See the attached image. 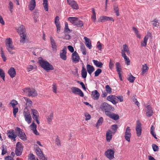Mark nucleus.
<instances>
[{
	"label": "nucleus",
	"instance_id": "1",
	"mask_svg": "<svg viewBox=\"0 0 160 160\" xmlns=\"http://www.w3.org/2000/svg\"><path fill=\"white\" fill-rule=\"evenodd\" d=\"M39 63L40 66L47 72L53 70L54 69V67L52 65L47 61L42 59H39Z\"/></svg>",
	"mask_w": 160,
	"mask_h": 160
},
{
	"label": "nucleus",
	"instance_id": "2",
	"mask_svg": "<svg viewBox=\"0 0 160 160\" xmlns=\"http://www.w3.org/2000/svg\"><path fill=\"white\" fill-rule=\"evenodd\" d=\"M5 45L6 49L10 54H13L15 53L13 51V50H15V48L13 45L12 40L11 38H9L6 39Z\"/></svg>",
	"mask_w": 160,
	"mask_h": 160
},
{
	"label": "nucleus",
	"instance_id": "3",
	"mask_svg": "<svg viewBox=\"0 0 160 160\" xmlns=\"http://www.w3.org/2000/svg\"><path fill=\"white\" fill-rule=\"evenodd\" d=\"M100 108L102 111L105 112L106 115L108 112H110L111 111H113L114 109V108L111 105L105 102L102 103L101 104Z\"/></svg>",
	"mask_w": 160,
	"mask_h": 160
},
{
	"label": "nucleus",
	"instance_id": "4",
	"mask_svg": "<svg viewBox=\"0 0 160 160\" xmlns=\"http://www.w3.org/2000/svg\"><path fill=\"white\" fill-rule=\"evenodd\" d=\"M24 92L28 96L34 97L37 96L38 93L36 90L32 88H27L23 90Z\"/></svg>",
	"mask_w": 160,
	"mask_h": 160
},
{
	"label": "nucleus",
	"instance_id": "5",
	"mask_svg": "<svg viewBox=\"0 0 160 160\" xmlns=\"http://www.w3.org/2000/svg\"><path fill=\"white\" fill-rule=\"evenodd\" d=\"M18 136L19 138L23 141H25L27 139V137L25 133L22 132V130L19 128L17 127L16 129Z\"/></svg>",
	"mask_w": 160,
	"mask_h": 160
},
{
	"label": "nucleus",
	"instance_id": "6",
	"mask_svg": "<svg viewBox=\"0 0 160 160\" xmlns=\"http://www.w3.org/2000/svg\"><path fill=\"white\" fill-rule=\"evenodd\" d=\"M23 148L22 143L20 142H18L16 144L15 149V153L16 155L18 156L21 155Z\"/></svg>",
	"mask_w": 160,
	"mask_h": 160
},
{
	"label": "nucleus",
	"instance_id": "7",
	"mask_svg": "<svg viewBox=\"0 0 160 160\" xmlns=\"http://www.w3.org/2000/svg\"><path fill=\"white\" fill-rule=\"evenodd\" d=\"M115 151L113 149H108L105 153L106 157L109 160H112L114 158Z\"/></svg>",
	"mask_w": 160,
	"mask_h": 160
},
{
	"label": "nucleus",
	"instance_id": "8",
	"mask_svg": "<svg viewBox=\"0 0 160 160\" xmlns=\"http://www.w3.org/2000/svg\"><path fill=\"white\" fill-rule=\"evenodd\" d=\"M7 135L8 138L11 140L15 141L17 135L15 134L13 129H10L7 131Z\"/></svg>",
	"mask_w": 160,
	"mask_h": 160
},
{
	"label": "nucleus",
	"instance_id": "9",
	"mask_svg": "<svg viewBox=\"0 0 160 160\" xmlns=\"http://www.w3.org/2000/svg\"><path fill=\"white\" fill-rule=\"evenodd\" d=\"M131 136V130L129 127H128L126 128L125 132L124 138L125 140L129 142L130 138Z\"/></svg>",
	"mask_w": 160,
	"mask_h": 160
},
{
	"label": "nucleus",
	"instance_id": "10",
	"mask_svg": "<svg viewBox=\"0 0 160 160\" xmlns=\"http://www.w3.org/2000/svg\"><path fill=\"white\" fill-rule=\"evenodd\" d=\"M37 155L41 159L43 160H48L47 158L44 157L41 150L38 147L35 150Z\"/></svg>",
	"mask_w": 160,
	"mask_h": 160
},
{
	"label": "nucleus",
	"instance_id": "11",
	"mask_svg": "<svg viewBox=\"0 0 160 160\" xmlns=\"http://www.w3.org/2000/svg\"><path fill=\"white\" fill-rule=\"evenodd\" d=\"M71 89L73 93L79 95L82 97H83V93L79 88L76 87H73L71 88Z\"/></svg>",
	"mask_w": 160,
	"mask_h": 160
},
{
	"label": "nucleus",
	"instance_id": "12",
	"mask_svg": "<svg viewBox=\"0 0 160 160\" xmlns=\"http://www.w3.org/2000/svg\"><path fill=\"white\" fill-rule=\"evenodd\" d=\"M67 50L66 47H64L63 49L60 51V58L64 60H66L67 59L66 56Z\"/></svg>",
	"mask_w": 160,
	"mask_h": 160
},
{
	"label": "nucleus",
	"instance_id": "13",
	"mask_svg": "<svg viewBox=\"0 0 160 160\" xmlns=\"http://www.w3.org/2000/svg\"><path fill=\"white\" fill-rule=\"evenodd\" d=\"M23 116L25 120L28 124H30L31 122L32 117L29 112H27L24 111L23 113Z\"/></svg>",
	"mask_w": 160,
	"mask_h": 160
},
{
	"label": "nucleus",
	"instance_id": "14",
	"mask_svg": "<svg viewBox=\"0 0 160 160\" xmlns=\"http://www.w3.org/2000/svg\"><path fill=\"white\" fill-rule=\"evenodd\" d=\"M108 21H111L114 22V20L111 17L105 16L100 17L98 19V22H103Z\"/></svg>",
	"mask_w": 160,
	"mask_h": 160
},
{
	"label": "nucleus",
	"instance_id": "15",
	"mask_svg": "<svg viewBox=\"0 0 160 160\" xmlns=\"http://www.w3.org/2000/svg\"><path fill=\"white\" fill-rule=\"evenodd\" d=\"M106 115L115 120H117L119 118V116L118 114L112 112H108Z\"/></svg>",
	"mask_w": 160,
	"mask_h": 160
},
{
	"label": "nucleus",
	"instance_id": "16",
	"mask_svg": "<svg viewBox=\"0 0 160 160\" xmlns=\"http://www.w3.org/2000/svg\"><path fill=\"white\" fill-rule=\"evenodd\" d=\"M136 130L137 136L138 137L140 136L141 135V134L142 128L141 127V124L138 121H137Z\"/></svg>",
	"mask_w": 160,
	"mask_h": 160
},
{
	"label": "nucleus",
	"instance_id": "17",
	"mask_svg": "<svg viewBox=\"0 0 160 160\" xmlns=\"http://www.w3.org/2000/svg\"><path fill=\"white\" fill-rule=\"evenodd\" d=\"M72 58L73 61L75 63L78 62H79L80 57L76 51H75L72 54Z\"/></svg>",
	"mask_w": 160,
	"mask_h": 160
},
{
	"label": "nucleus",
	"instance_id": "18",
	"mask_svg": "<svg viewBox=\"0 0 160 160\" xmlns=\"http://www.w3.org/2000/svg\"><path fill=\"white\" fill-rule=\"evenodd\" d=\"M68 3L73 9H78L79 7L77 2L74 0H67Z\"/></svg>",
	"mask_w": 160,
	"mask_h": 160
},
{
	"label": "nucleus",
	"instance_id": "19",
	"mask_svg": "<svg viewBox=\"0 0 160 160\" xmlns=\"http://www.w3.org/2000/svg\"><path fill=\"white\" fill-rule=\"evenodd\" d=\"M107 99L111 102L113 104H116L118 101H116V96L113 95H110L107 97Z\"/></svg>",
	"mask_w": 160,
	"mask_h": 160
},
{
	"label": "nucleus",
	"instance_id": "20",
	"mask_svg": "<svg viewBox=\"0 0 160 160\" xmlns=\"http://www.w3.org/2000/svg\"><path fill=\"white\" fill-rule=\"evenodd\" d=\"M91 93L92 97L93 99L97 100L98 99L100 96V94L97 90H95L92 91Z\"/></svg>",
	"mask_w": 160,
	"mask_h": 160
},
{
	"label": "nucleus",
	"instance_id": "21",
	"mask_svg": "<svg viewBox=\"0 0 160 160\" xmlns=\"http://www.w3.org/2000/svg\"><path fill=\"white\" fill-rule=\"evenodd\" d=\"M112 132L110 129H108L106 134V139L107 142H110L112 138Z\"/></svg>",
	"mask_w": 160,
	"mask_h": 160
},
{
	"label": "nucleus",
	"instance_id": "22",
	"mask_svg": "<svg viewBox=\"0 0 160 160\" xmlns=\"http://www.w3.org/2000/svg\"><path fill=\"white\" fill-rule=\"evenodd\" d=\"M8 73L11 78L14 77L16 75V72L14 68L11 67L9 69Z\"/></svg>",
	"mask_w": 160,
	"mask_h": 160
},
{
	"label": "nucleus",
	"instance_id": "23",
	"mask_svg": "<svg viewBox=\"0 0 160 160\" xmlns=\"http://www.w3.org/2000/svg\"><path fill=\"white\" fill-rule=\"evenodd\" d=\"M147 108L146 115L148 117H150L152 115L153 113L152 108L150 105H148Z\"/></svg>",
	"mask_w": 160,
	"mask_h": 160
},
{
	"label": "nucleus",
	"instance_id": "24",
	"mask_svg": "<svg viewBox=\"0 0 160 160\" xmlns=\"http://www.w3.org/2000/svg\"><path fill=\"white\" fill-rule=\"evenodd\" d=\"M50 42L53 50L56 51L57 50V46L55 41L52 37H50Z\"/></svg>",
	"mask_w": 160,
	"mask_h": 160
},
{
	"label": "nucleus",
	"instance_id": "25",
	"mask_svg": "<svg viewBox=\"0 0 160 160\" xmlns=\"http://www.w3.org/2000/svg\"><path fill=\"white\" fill-rule=\"evenodd\" d=\"M36 6L35 0H31L29 5V8L30 10L33 11Z\"/></svg>",
	"mask_w": 160,
	"mask_h": 160
},
{
	"label": "nucleus",
	"instance_id": "26",
	"mask_svg": "<svg viewBox=\"0 0 160 160\" xmlns=\"http://www.w3.org/2000/svg\"><path fill=\"white\" fill-rule=\"evenodd\" d=\"M84 39L85 40L86 45L89 49H90L92 48L91 42L90 39L86 37L84 38Z\"/></svg>",
	"mask_w": 160,
	"mask_h": 160
},
{
	"label": "nucleus",
	"instance_id": "27",
	"mask_svg": "<svg viewBox=\"0 0 160 160\" xmlns=\"http://www.w3.org/2000/svg\"><path fill=\"white\" fill-rule=\"evenodd\" d=\"M123 49L121 50V53L122 55H123V54H126L125 52H127L128 54L129 53V49H128V46L126 44L123 45L122 46Z\"/></svg>",
	"mask_w": 160,
	"mask_h": 160
},
{
	"label": "nucleus",
	"instance_id": "28",
	"mask_svg": "<svg viewBox=\"0 0 160 160\" xmlns=\"http://www.w3.org/2000/svg\"><path fill=\"white\" fill-rule=\"evenodd\" d=\"M17 31L19 35H20V34L24 33V32L26 33L25 27L23 25H21L17 29Z\"/></svg>",
	"mask_w": 160,
	"mask_h": 160
},
{
	"label": "nucleus",
	"instance_id": "29",
	"mask_svg": "<svg viewBox=\"0 0 160 160\" xmlns=\"http://www.w3.org/2000/svg\"><path fill=\"white\" fill-rule=\"evenodd\" d=\"M78 19L75 17H70L68 18V20L74 25H75Z\"/></svg>",
	"mask_w": 160,
	"mask_h": 160
},
{
	"label": "nucleus",
	"instance_id": "30",
	"mask_svg": "<svg viewBox=\"0 0 160 160\" xmlns=\"http://www.w3.org/2000/svg\"><path fill=\"white\" fill-rule=\"evenodd\" d=\"M87 71L88 73L91 75L92 73L94 71V68L92 66L89 64H87Z\"/></svg>",
	"mask_w": 160,
	"mask_h": 160
},
{
	"label": "nucleus",
	"instance_id": "31",
	"mask_svg": "<svg viewBox=\"0 0 160 160\" xmlns=\"http://www.w3.org/2000/svg\"><path fill=\"white\" fill-rule=\"evenodd\" d=\"M148 69L149 68L147 64H145L143 65L142 68V75H143L146 73L148 71Z\"/></svg>",
	"mask_w": 160,
	"mask_h": 160
},
{
	"label": "nucleus",
	"instance_id": "32",
	"mask_svg": "<svg viewBox=\"0 0 160 160\" xmlns=\"http://www.w3.org/2000/svg\"><path fill=\"white\" fill-rule=\"evenodd\" d=\"M27 33L24 32V33L20 34V42H21L23 43L25 42L26 38Z\"/></svg>",
	"mask_w": 160,
	"mask_h": 160
},
{
	"label": "nucleus",
	"instance_id": "33",
	"mask_svg": "<svg viewBox=\"0 0 160 160\" xmlns=\"http://www.w3.org/2000/svg\"><path fill=\"white\" fill-rule=\"evenodd\" d=\"M83 66H82V70H81V75L82 77L84 78H85L87 76V72L86 68L84 67V65L82 64Z\"/></svg>",
	"mask_w": 160,
	"mask_h": 160
},
{
	"label": "nucleus",
	"instance_id": "34",
	"mask_svg": "<svg viewBox=\"0 0 160 160\" xmlns=\"http://www.w3.org/2000/svg\"><path fill=\"white\" fill-rule=\"evenodd\" d=\"M92 62L94 65L96 67L99 68H102V67L103 63L102 62L95 60H93Z\"/></svg>",
	"mask_w": 160,
	"mask_h": 160
},
{
	"label": "nucleus",
	"instance_id": "35",
	"mask_svg": "<svg viewBox=\"0 0 160 160\" xmlns=\"http://www.w3.org/2000/svg\"><path fill=\"white\" fill-rule=\"evenodd\" d=\"M113 9L115 12L117 16L119 15L118 5L116 3H115L113 5Z\"/></svg>",
	"mask_w": 160,
	"mask_h": 160
},
{
	"label": "nucleus",
	"instance_id": "36",
	"mask_svg": "<svg viewBox=\"0 0 160 160\" xmlns=\"http://www.w3.org/2000/svg\"><path fill=\"white\" fill-rule=\"evenodd\" d=\"M122 56L124 59L125 63L128 65H130V60L126 54H123V55H122Z\"/></svg>",
	"mask_w": 160,
	"mask_h": 160
},
{
	"label": "nucleus",
	"instance_id": "37",
	"mask_svg": "<svg viewBox=\"0 0 160 160\" xmlns=\"http://www.w3.org/2000/svg\"><path fill=\"white\" fill-rule=\"evenodd\" d=\"M103 121V119L102 117H101L98 120L96 126L97 128H98L101 125Z\"/></svg>",
	"mask_w": 160,
	"mask_h": 160
},
{
	"label": "nucleus",
	"instance_id": "38",
	"mask_svg": "<svg viewBox=\"0 0 160 160\" xmlns=\"http://www.w3.org/2000/svg\"><path fill=\"white\" fill-rule=\"evenodd\" d=\"M65 27L64 29V33H69L71 32V30L68 27V24L67 22H65Z\"/></svg>",
	"mask_w": 160,
	"mask_h": 160
},
{
	"label": "nucleus",
	"instance_id": "39",
	"mask_svg": "<svg viewBox=\"0 0 160 160\" xmlns=\"http://www.w3.org/2000/svg\"><path fill=\"white\" fill-rule=\"evenodd\" d=\"M43 5L44 9L46 11H48V0H43Z\"/></svg>",
	"mask_w": 160,
	"mask_h": 160
},
{
	"label": "nucleus",
	"instance_id": "40",
	"mask_svg": "<svg viewBox=\"0 0 160 160\" xmlns=\"http://www.w3.org/2000/svg\"><path fill=\"white\" fill-rule=\"evenodd\" d=\"M152 22L153 23L152 24L153 28H154L155 27L158 28L159 27V23L158 22V21L157 19H154L152 21Z\"/></svg>",
	"mask_w": 160,
	"mask_h": 160
},
{
	"label": "nucleus",
	"instance_id": "41",
	"mask_svg": "<svg viewBox=\"0 0 160 160\" xmlns=\"http://www.w3.org/2000/svg\"><path fill=\"white\" fill-rule=\"evenodd\" d=\"M23 98L26 102V105L30 107L32 105V102L31 100L29 99L27 97H24Z\"/></svg>",
	"mask_w": 160,
	"mask_h": 160
},
{
	"label": "nucleus",
	"instance_id": "42",
	"mask_svg": "<svg viewBox=\"0 0 160 160\" xmlns=\"http://www.w3.org/2000/svg\"><path fill=\"white\" fill-rule=\"evenodd\" d=\"M13 7L14 6L13 3L11 1L9 2L8 8L11 13H12L13 12Z\"/></svg>",
	"mask_w": 160,
	"mask_h": 160
},
{
	"label": "nucleus",
	"instance_id": "43",
	"mask_svg": "<svg viewBox=\"0 0 160 160\" xmlns=\"http://www.w3.org/2000/svg\"><path fill=\"white\" fill-rule=\"evenodd\" d=\"M65 34V36L64 37H58L59 38H60L61 39H66V40H69L71 38V37L70 35H69L68 33H64Z\"/></svg>",
	"mask_w": 160,
	"mask_h": 160
},
{
	"label": "nucleus",
	"instance_id": "44",
	"mask_svg": "<svg viewBox=\"0 0 160 160\" xmlns=\"http://www.w3.org/2000/svg\"><path fill=\"white\" fill-rule=\"evenodd\" d=\"M53 116V113L52 112L48 117L47 118L48 123L50 124L52 120Z\"/></svg>",
	"mask_w": 160,
	"mask_h": 160
},
{
	"label": "nucleus",
	"instance_id": "45",
	"mask_svg": "<svg viewBox=\"0 0 160 160\" xmlns=\"http://www.w3.org/2000/svg\"><path fill=\"white\" fill-rule=\"evenodd\" d=\"M116 66V68L117 71L118 73L120 72L121 68V65L120 63L118 62H117L115 64Z\"/></svg>",
	"mask_w": 160,
	"mask_h": 160
},
{
	"label": "nucleus",
	"instance_id": "46",
	"mask_svg": "<svg viewBox=\"0 0 160 160\" xmlns=\"http://www.w3.org/2000/svg\"><path fill=\"white\" fill-rule=\"evenodd\" d=\"M0 49H1V57H2V58L3 61L4 62H5L7 59L6 58L5 56V55L4 52V51H3L2 48L1 47V48Z\"/></svg>",
	"mask_w": 160,
	"mask_h": 160
},
{
	"label": "nucleus",
	"instance_id": "47",
	"mask_svg": "<svg viewBox=\"0 0 160 160\" xmlns=\"http://www.w3.org/2000/svg\"><path fill=\"white\" fill-rule=\"evenodd\" d=\"M92 19L94 22H95L96 20V14L95 9L94 8H92Z\"/></svg>",
	"mask_w": 160,
	"mask_h": 160
},
{
	"label": "nucleus",
	"instance_id": "48",
	"mask_svg": "<svg viewBox=\"0 0 160 160\" xmlns=\"http://www.w3.org/2000/svg\"><path fill=\"white\" fill-rule=\"evenodd\" d=\"M83 25V22L79 20V19L78 21L77 22V23H76L75 26H77L78 27H81Z\"/></svg>",
	"mask_w": 160,
	"mask_h": 160
},
{
	"label": "nucleus",
	"instance_id": "49",
	"mask_svg": "<svg viewBox=\"0 0 160 160\" xmlns=\"http://www.w3.org/2000/svg\"><path fill=\"white\" fill-rule=\"evenodd\" d=\"M111 129L113 131V132H112L113 134L115 133L117 131L118 128V127L116 124H114L112 126Z\"/></svg>",
	"mask_w": 160,
	"mask_h": 160
},
{
	"label": "nucleus",
	"instance_id": "50",
	"mask_svg": "<svg viewBox=\"0 0 160 160\" xmlns=\"http://www.w3.org/2000/svg\"><path fill=\"white\" fill-rule=\"evenodd\" d=\"M0 76L3 81H5V73L2 69L0 68Z\"/></svg>",
	"mask_w": 160,
	"mask_h": 160
},
{
	"label": "nucleus",
	"instance_id": "51",
	"mask_svg": "<svg viewBox=\"0 0 160 160\" xmlns=\"http://www.w3.org/2000/svg\"><path fill=\"white\" fill-rule=\"evenodd\" d=\"M105 89L107 92L110 94L112 92V88L109 85H107L105 86Z\"/></svg>",
	"mask_w": 160,
	"mask_h": 160
},
{
	"label": "nucleus",
	"instance_id": "52",
	"mask_svg": "<svg viewBox=\"0 0 160 160\" xmlns=\"http://www.w3.org/2000/svg\"><path fill=\"white\" fill-rule=\"evenodd\" d=\"M114 62L113 61L110 59L109 62V68L111 69H112L114 67Z\"/></svg>",
	"mask_w": 160,
	"mask_h": 160
},
{
	"label": "nucleus",
	"instance_id": "53",
	"mask_svg": "<svg viewBox=\"0 0 160 160\" xmlns=\"http://www.w3.org/2000/svg\"><path fill=\"white\" fill-rule=\"evenodd\" d=\"M135 78L131 74L128 79L129 81L131 83L133 82L135 80Z\"/></svg>",
	"mask_w": 160,
	"mask_h": 160
},
{
	"label": "nucleus",
	"instance_id": "54",
	"mask_svg": "<svg viewBox=\"0 0 160 160\" xmlns=\"http://www.w3.org/2000/svg\"><path fill=\"white\" fill-rule=\"evenodd\" d=\"M102 70L100 68L98 69L96 71L94 72L95 76L97 77L102 72Z\"/></svg>",
	"mask_w": 160,
	"mask_h": 160
},
{
	"label": "nucleus",
	"instance_id": "55",
	"mask_svg": "<svg viewBox=\"0 0 160 160\" xmlns=\"http://www.w3.org/2000/svg\"><path fill=\"white\" fill-rule=\"evenodd\" d=\"M28 160H36L35 156L32 153H30L28 157Z\"/></svg>",
	"mask_w": 160,
	"mask_h": 160
},
{
	"label": "nucleus",
	"instance_id": "56",
	"mask_svg": "<svg viewBox=\"0 0 160 160\" xmlns=\"http://www.w3.org/2000/svg\"><path fill=\"white\" fill-rule=\"evenodd\" d=\"M152 147L153 150L154 152L158 151L159 149L158 146L155 144H152Z\"/></svg>",
	"mask_w": 160,
	"mask_h": 160
},
{
	"label": "nucleus",
	"instance_id": "57",
	"mask_svg": "<svg viewBox=\"0 0 160 160\" xmlns=\"http://www.w3.org/2000/svg\"><path fill=\"white\" fill-rule=\"evenodd\" d=\"M55 142L56 144L58 146H61V145L60 142V141L59 139V137L58 136L56 138L55 140Z\"/></svg>",
	"mask_w": 160,
	"mask_h": 160
},
{
	"label": "nucleus",
	"instance_id": "58",
	"mask_svg": "<svg viewBox=\"0 0 160 160\" xmlns=\"http://www.w3.org/2000/svg\"><path fill=\"white\" fill-rule=\"evenodd\" d=\"M52 91L55 93H57V87L55 83H54L52 85Z\"/></svg>",
	"mask_w": 160,
	"mask_h": 160
},
{
	"label": "nucleus",
	"instance_id": "59",
	"mask_svg": "<svg viewBox=\"0 0 160 160\" xmlns=\"http://www.w3.org/2000/svg\"><path fill=\"white\" fill-rule=\"evenodd\" d=\"M18 108L14 107L13 108V113L15 117H16V115L18 112Z\"/></svg>",
	"mask_w": 160,
	"mask_h": 160
},
{
	"label": "nucleus",
	"instance_id": "60",
	"mask_svg": "<svg viewBox=\"0 0 160 160\" xmlns=\"http://www.w3.org/2000/svg\"><path fill=\"white\" fill-rule=\"evenodd\" d=\"M31 130L32 131L35 129L37 128V125L34 122H33L30 125Z\"/></svg>",
	"mask_w": 160,
	"mask_h": 160
},
{
	"label": "nucleus",
	"instance_id": "61",
	"mask_svg": "<svg viewBox=\"0 0 160 160\" xmlns=\"http://www.w3.org/2000/svg\"><path fill=\"white\" fill-rule=\"evenodd\" d=\"M10 104L13 108L15 107V106L18 104V102L15 100H13L10 102Z\"/></svg>",
	"mask_w": 160,
	"mask_h": 160
},
{
	"label": "nucleus",
	"instance_id": "62",
	"mask_svg": "<svg viewBox=\"0 0 160 160\" xmlns=\"http://www.w3.org/2000/svg\"><path fill=\"white\" fill-rule=\"evenodd\" d=\"M33 69V67L32 65H29L27 66V70L28 72H29Z\"/></svg>",
	"mask_w": 160,
	"mask_h": 160
},
{
	"label": "nucleus",
	"instance_id": "63",
	"mask_svg": "<svg viewBox=\"0 0 160 160\" xmlns=\"http://www.w3.org/2000/svg\"><path fill=\"white\" fill-rule=\"evenodd\" d=\"M56 27H57V32L60 31L61 29V26L60 25V23L59 22L55 23Z\"/></svg>",
	"mask_w": 160,
	"mask_h": 160
},
{
	"label": "nucleus",
	"instance_id": "64",
	"mask_svg": "<svg viewBox=\"0 0 160 160\" xmlns=\"http://www.w3.org/2000/svg\"><path fill=\"white\" fill-rule=\"evenodd\" d=\"M31 112L33 116H35V115L38 114L37 110L35 109H31Z\"/></svg>",
	"mask_w": 160,
	"mask_h": 160
}]
</instances>
